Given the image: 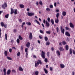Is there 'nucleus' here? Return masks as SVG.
<instances>
[{
	"instance_id": "cd10ccee",
	"label": "nucleus",
	"mask_w": 75,
	"mask_h": 75,
	"mask_svg": "<svg viewBox=\"0 0 75 75\" xmlns=\"http://www.w3.org/2000/svg\"><path fill=\"white\" fill-rule=\"evenodd\" d=\"M18 38L20 40H23V38L21 37V35H19L18 36Z\"/></svg>"
},
{
	"instance_id": "c85d7f7f",
	"label": "nucleus",
	"mask_w": 75,
	"mask_h": 75,
	"mask_svg": "<svg viewBox=\"0 0 75 75\" xmlns=\"http://www.w3.org/2000/svg\"><path fill=\"white\" fill-rule=\"evenodd\" d=\"M1 27H4V23L3 22H1Z\"/></svg>"
},
{
	"instance_id": "680f3d73",
	"label": "nucleus",
	"mask_w": 75,
	"mask_h": 75,
	"mask_svg": "<svg viewBox=\"0 0 75 75\" xmlns=\"http://www.w3.org/2000/svg\"><path fill=\"white\" fill-rule=\"evenodd\" d=\"M33 58H37V57H36V56L35 55H33Z\"/></svg>"
},
{
	"instance_id": "4c0bfd02",
	"label": "nucleus",
	"mask_w": 75,
	"mask_h": 75,
	"mask_svg": "<svg viewBox=\"0 0 75 75\" xmlns=\"http://www.w3.org/2000/svg\"><path fill=\"white\" fill-rule=\"evenodd\" d=\"M7 58L9 60H12V58H11V57H7Z\"/></svg>"
},
{
	"instance_id": "69168bd1",
	"label": "nucleus",
	"mask_w": 75,
	"mask_h": 75,
	"mask_svg": "<svg viewBox=\"0 0 75 75\" xmlns=\"http://www.w3.org/2000/svg\"><path fill=\"white\" fill-rule=\"evenodd\" d=\"M50 8H53V6L52 5H50Z\"/></svg>"
},
{
	"instance_id": "37998d69",
	"label": "nucleus",
	"mask_w": 75,
	"mask_h": 75,
	"mask_svg": "<svg viewBox=\"0 0 75 75\" xmlns=\"http://www.w3.org/2000/svg\"><path fill=\"white\" fill-rule=\"evenodd\" d=\"M36 23H37V24H39V25H40V23H39V22H38L37 20H35Z\"/></svg>"
},
{
	"instance_id": "0e129e2a",
	"label": "nucleus",
	"mask_w": 75,
	"mask_h": 75,
	"mask_svg": "<svg viewBox=\"0 0 75 75\" xmlns=\"http://www.w3.org/2000/svg\"><path fill=\"white\" fill-rule=\"evenodd\" d=\"M4 27L5 28H7V26L6 24L4 25Z\"/></svg>"
},
{
	"instance_id": "aec40b11",
	"label": "nucleus",
	"mask_w": 75,
	"mask_h": 75,
	"mask_svg": "<svg viewBox=\"0 0 75 75\" xmlns=\"http://www.w3.org/2000/svg\"><path fill=\"white\" fill-rule=\"evenodd\" d=\"M56 53L58 55H61V53L58 50H57V51Z\"/></svg>"
},
{
	"instance_id": "774afa93",
	"label": "nucleus",
	"mask_w": 75,
	"mask_h": 75,
	"mask_svg": "<svg viewBox=\"0 0 75 75\" xmlns=\"http://www.w3.org/2000/svg\"><path fill=\"white\" fill-rule=\"evenodd\" d=\"M43 23H44V24H45V20L44 19L43 21Z\"/></svg>"
},
{
	"instance_id": "f8f14e48",
	"label": "nucleus",
	"mask_w": 75,
	"mask_h": 75,
	"mask_svg": "<svg viewBox=\"0 0 75 75\" xmlns=\"http://www.w3.org/2000/svg\"><path fill=\"white\" fill-rule=\"evenodd\" d=\"M46 25L47 27H50V23L47 21H46Z\"/></svg>"
},
{
	"instance_id": "6ab92c4d",
	"label": "nucleus",
	"mask_w": 75,
	"mask_h": 75,
	"mask_svg": "<svg viewBox=\"0 0 75 75\" xmlns=\"http://www.w3.org/2000/svg\"><path fill=\"white\" fill-rule=\"evenodd\" d=\"M62 42V44L63 45H67V42L66 41H63Z\"/></svg>"
},
{
	"instance_id": "a19ab883",
	"label": "nucleus",
	"mask_w": 75,
	"mask_h": 75,
	"mask_svg": "<svg viewBox=\"0 0 75 75\" xmlns=\"http://www.w3.org/2000/svg\"><path fill=\"white\" fill-rule=\"evenodd\" d=\"M65 28L66 29V30H70V28L67 27H65Z\"/></svg>"
},
{
	"instance_id": "0eeeda50",
	"label": "nucleus",
	"mask_w": 75,
	"mask_h": 75,
	"mask_svg": "<svg viewBox=\"0 0 75 75\" xmlns=\"http://www.w3.org/2000/svg\"><path fill=\"white\" fill-rule=\"evenodd\" d=\"M65 35H67V36H68V37H70V36H71L70 35V33H69L67 31L65 32Z\"/></svg>"
},
{
	"instance_id": "3c124183",
	"label": "nucleus",
	"mask_w": 75,
	"mask_h": 75,
	"mask_svg": "<svg viewBox=\"0 0 75 75\" xmlns=\"http://www.w3.org/2000/svg\"><path fill=\"white\" fill-rule=\"evenodd\" d=\"M39 4L41 6H42V1H40L39 2Z\"/></svg>"
},
{
	"instance_id": "052dcab7",
	"label": "nucleus",
	"mask_w": 75,
	"mask_h": 75,
	"mask_svg": "<svg viewBox=\"0 0 75 75\" xmlns=\"http://www.w3.org/2000/svg\"><path fill=\"white\" fill-rule=\"evenodd\" d=\"M17 32V30L16 29H14L13 30V32L14 33H16Z\"/></svg>"
},
{
	"instance_id": "5701e85b",
	"label": "nucleus",
	"mask_w": 75,
	"mask_h": 75,
	"mask_svg": "<svg viewBox=\"0 0 75 75\" xmlns=\"http://www.w3.org/2000/svg\"><path fill=\"white\" fill-rule=\"evenodd\" d=\"M60 65V67L61 68H64L65 67V65H64L63 64H61Z\"/></svg>"
},
{
	"instance_id": "9d476101",
	"label": "nucleus",
	"mask_w": 75,
	"mask_h": 75,
	"mask_svg": "<svg viewBox=\"0 0 75 75\" xmlns=\"http://www.w3.org/2000/svg\"><path fill=\"white\" fill-rule=\"evenodd\" d=\"M29 38L30 40L33 39V35H32V33H30L29 34Z\"/></svg>"
},
{
	"instance_id": "f03ea898",
	"label": "nucleus",
	"mask_w": 75,
	"mask_h": 75,
	"mask_svg": "<svg viewBox=\"0 0 75 75\" xmlns=\"http://www.w3.org/2000/svg\"><path fill=\"white\" fill-rule=\"evenodd\" d=\"M45 53L44 52V51H42V54H41V57L43 59H45Z\"/></svg>"
},
{
	"instance_id": "473e14b6",
	"label": "nucleus",
	"mask_w": 75,
	"mask_h": 75,
	"mask_svg": "<svg viewBox=\"0 0 75 75\" xmlns=\"http://www.w3.org/2000/svg\"><path fill=\"white\" fill-rule=\"evenodd\" d=\"M56 17H57V18H58L59 16V13H57L56 14Z\"/></svg>"
},
{
	"instance_id": "a211bd4d",
	"label": "nucleus",
	"mask_w": 75,
	"mask_h": 75,
	"mask_svg": "<svg viewBox=\"0 0 75 75\" xmlns=\"http://www.w3.org/2000/svg\"><path fill=\"white\" fill-rule=\"evenodd\" d=\"M65 48L67 51H68V50H69V46H68V45H66Z\"/></svg>"
},
{
	"instance_id": "58836bf2",
	"label": "nucleus",
	"mask_w": 75,
	"mask_h": 75,
	"mask_svg": "<svg viewBox=\"0 0 75 75\" xmlns=\"http://www.w3.org/2000/svg\"><path fill=\"white\" fill-rule=\"evenodd\" d=\"M16 42L18 43V44H19L20 43V40L18 38L16 40Z\"/></svg>"
},
{
	"instance_id": "09e8293b",
	"label": "nucleus",
	"mask_w": 75,
	"mask_h": 75,
	"mask_svg": "<svg viewBox=\"0 0 75 75\" xmlns=\"http://www.w3.org/2000/svg\"><path fill=\"white\" fill-rule=\"evenodd\" d=\"M46 10L47 11H50V9L49 8H46Z\"/></svg>"
},
{
	"instance_id": "4468645a",
	"label": "nucleus",
	"mask_w": 75,
	"mask_h": 75,
	"mask_svg": "<svg viewBox=\"0 0 75 75\" xmlns=\"http://www.w3.org/2000/svg\"><path fill=\"white\" fill-rule=\"evenodd\" d=\"M19 6L21 8H24V5L23 4H20L19 5Z\"/></svg>"
},
{
	"instance_id": "13d9d810",
	"label": "nucleus",
	"mask_w": 75,
	"mask_h": 75,
	"mask_svg": "<svg viewBox=\"0 0 75 75\" xmlns=\"http://www.w3.org/2000/svg\"><path fill=\"white\" fill-rule=\"evenodd\" d=\"M50 54V52H47V57H49V54Z\"/></svg>"
},
{
	"instance_id": "b1692460",
	"label": "nucleus",
	"mask_w": 75,
	"mask_h": 75,
	"mask_svg": "<svg viewBox=\"0 0 75 75\" xmlns=\"http://www.w3.org/2000/svg\"><path fill=\"white\" fill-rule=\"evenodd\" d=\"M19 70L20 71H23V69L21 67H19Z\"/></svg>"
},
{
	"instance_id": "c03bdc74",
	"label": "nucleus",
	"mask_w": 75,
	"mask_h": 75,
	"mask_svg": "<svg viewBox=\"0 0 75 75\" xmlns=\"http://www.w3.org/2000/svg\"><path fill=\"white\" fill-rule=\"evenodd\" d=\"M17 56H19L20 55V52H18V53L17 54Z\"/></svg>"
},
{
	"instance_id": "79ce46f5",
	"label": "nucleus",
	"mask_w": 75,
	"mask_h": 75,
	"mask_svg": "<svg viewBox=\"0 0 75 75\" xmlns=\"http://www.w3.org/2000/svg\"><path fill=\"white\" fill-rule=\"evenodd\" d=\"M44 61L45 62H46V63H47V62H48V59H47V58H45Z\"/></svg>"
},
{
	"instance_id": "e2e57ef3",
	"label": "nucleus",
	"mask_w": 75,
	"mask_h": 75,
	"mask_svg": "<svg viewBox=\"0 0 75 75\" xmlns=\"http://www.w3.org/2000/svg\"><path fill=\"white\" fill-rule=\"evenodd\" d=\"M21 49L22 51H23V46H22L21 47Z\"/></svg>"
},
{
	"instance_id": "c756f323",
	"label": "nucleus",
	"mask_w": 75,
	"mask_h": 75,
	"mask_svg": "<svg viewBox=\"0 0 75 75\" xmlns=\"http://www.w3.org/2000/svg\"><path fill=\"white\" fill-rule=\"evenodd\" d=\"M8 16H9V14H7L5 15V17L6 18H8Z\"/></svg>"
},
{
	"instance_id": "a878e982",
	"label": "nucleus",
	"mask_w": 75,
	"mask_h": 75,
	"mask_svg": "<svg viewBox=\"0 0 75 75\" xmlns=\"http://www.w3.org/2000/svg\"><path fill=\"white\" fill-rule=\"evenodd\" d=\"M51 23H52V25H54V21L53 19H51Z\"/></svg>"
},
{
	"instance_id": "9b49d317",
	"label": "nucleus",
	"mask_w": 75,
	"mask_h": 75,
	"mask_svg": "<svg viewBox=\"0 0 75 75\" xmlns=\"http://www.w3.org/2000/svg\"><path fill=\"white\" fill-rule=\"evenodd\" d=\"M10 73H11V70H10V69H9L7 71V75H10Z\"/></svg>"
},
{
	"instance_id": "39448f33",
	"label": "nucleus",
	"mask_w": 75,
	"mask_h": 75,
	"mask_svg": "<svg viewBox=\"0 0 75 75\" xmlns=\"http://www.w3.org/2000/svg\"><path fill=\"white\" fill-rule=\"evenodd\" d=\"M25 51L26 52V57L28 58V48H25Z\"/></svg>"
},
{
	"instance_id": "72a5a7b5",
	"label": "nucleus",
	"mask_w": 75,
	"mask_h": 75,
	"mask_svg": "<svg viewBox=\"0 0 75 75\" xmlns=\"http://www.w3.org/2000/svg\"><path fill=\"white\" fill-rule=\"evenodd\" d=\"M44 71L45 73V74H47L48 73V71L47 70L45 69L44 68Z\"/></svg>"
},
{
	"instance_id": "393cba45",
	"label": "nucleus",
	"mask_w": 75,
	"mask_h": 75,
	"mask_svg": "<svg viewBox=\"0 0 75 75\" xmlns=\"http://www.w3.org/2000/svg\"><path fill=\"white\" fill-rule=\"evenodd\" d=\"M4 54H5L6 57H7V51L6 50L4 52Z\"/></svg>"
},
{
	"instance_id": "a18cd8bd",
	"label": "nucleus",
	"mask_w": 75,
	"mask_h": 75,
	"mask_svg": "<svg viewBox=\"0 0 75 75\" xmlns=\"http://www.w3.org/2000/svg\"><path fill=\"white\" fill-rule=\"evenodd\" d=\"M1 29L0 28V38H1Z\"/></svg>"
},
{
	"instance_id": "f3484780",
	"label": "nucleus",
	"mask_w": 75,
	"mask_h": 75,
	"mask_svg": "<svg viewBox=\"0 0 75 75\" xmlns=\"http://www.w3.org/2000/svg\"><path fill=\"white\" fill-rule=\"evenodd\" d=\"M55 22L56 23L58 24L59 23V20H58V18H57V19L55 20Z\"/></svg>"
},
{
	"instance_id": "7ed1b4c3",
	"label": "nucleus",
	"mask_w": 75,
	"mask_h": 75,
	"mask_svg": "<svg viewBox=\"0 0 75 75\" xmlns=\"http://www.w3.org/2000/svg\"><path fill=\"white\" fill-rule=\"evenodd\" d=\"M28 16H29V17H32V16H34V13L28 12Z\"/></svg>"
},
{
	"instance_id": "bf43d9fd",
	"label": "nucleus",
	"mask_w": 75,
	"mask_h": 75,
	"mask_svg": "<svg viewBox=\"0 0 75 75\" xmlns=\"http://www.w3.org/2000/svg\"><path fill=\"white\" fill-rule=\"evenodd\" d=\"M9 51L10 52H11L12 51V49H9Z\"/></svg>"
},
{
	"instance_id": "2eb2a0df",
	"label": "nucleus",
	"mask_w": 75,
	"mask_h": 75,
	"mask_svg": "<svg viewBox=\"0 0 75 75\" xmlns=\"http://www.w3.org/2000/svg\"><path fill=\"white\" fill-rule=\"evenodd\" d=\"M11 15L14 13V10L13 8H11Z\"/></svg>"
},
{
	"instance_id": "ea45409f",
	"label": "nucleus",
	"mask_w": 75,
	"mask_h": 75,
	"mask_svg": "<svg viewBox=\"0 0 75 75\" xmlns=\"http://www.w3.org/2000/svg\"><path fill=\"white\" fill-rule=\"evenodd\" d=\"M26 24H27V25H31V23L30 22H27L26 23Z\"/></svg>"
},
{
	"instance_id": "864d4df0",
	"label": "nucleus",
	"mask_w": 75,
	"mask_h": 75,
	"mask_svg": "<svg viewBox=\"0 0 75 75\" xmlns=\"http://www.w3.org/2000/svg\"><path fill=\"white\" fill-rule=\"evenodd\" d=\"M47 21L49 22H50V18L49 17L48 18H47Z\"/></svg>"
},
{
	"instance_id": "1a4fd4ad",
	"label": "nucleus",
	"mask_w": 75,
	"mask_h": 75,
	"mask_svg": "<svg viewBox=\"0 0 75 75\" xmlns=\"http://www.w3.org/2000/svg\"><path fill=\"white\" fill-rule=\"evenodd\" d=\"M26 46L28 48H29V47H30V43L29 42H28L27 44L26 45Z\"/></svg>"
},
{
	"instance_id": "c9c22d12",
	"label": "nucleus",
	"mask_w": 75,
	"mask_h": 75,
	"mask_svg": "<svg viewBox=\"0 0 75 75\" xmlns=\"http://www.w3.org/2000/svg\"><path fill=\"white\" fill-rule=\"evenodd\" d=\"M45 40L46 41H48V38L46 36L45 37Z\"/></svg>"
},
{
	"instance_id": "423d86ee",
	"label": "nucleus",
	"mask_w": 75,
	"mask_h": 75,
	"mask_svg": "<svg viewBox=\"0 0 75 75\" xmlns=\"http://www.w3.org/2000/svg\"><path fill=\"white\" fill-rule=\"evenodd\" d=\"M60 30H61V33H62L63 34H64V33H65V29L64 28L63 29L62 26H61L60 27Z\"/></svg>"
},
{
	"instance_id": "49530a36",
	"label": "nucleus",
	"mask_w": 75,
	"mask_h": 75,
	"mask_svg": "<svg viewBox=\"0 0 75 75\" xmlns=\"http://www.w3.org/2000/svg\"><path fill=\"white\" fill-rule=\"evenodd\" d=\"M66 41H67V42H69L70 40L68 37H67V39H66Z\"/></svg>"
},
{
	"instance_id": "7c9ffc66",
	"label": "nucleus",
	"mask_w": 75,
	"mask_h": 75,
	"mask_svg": "<svg viewBox=\"0 0 75 75\" xmlns=\"http://www.w3.org/2000/svg\"><path fill=\"white\" fill-rule=\"evenodd\" d=\"M40 32L41 33V34H44V32L42 30H40Z\"/></svg>"
},
{
	"instance_id": "6e6552de",
	"label": "nucleus",
	"mask_w": 75,
	"mask_h": 75,
	"mask_svg": "<svg viewBox=\"0 0 75 75\" xmlns=\"http://www.w3.org/2000/svg\"><path fill=\"white\" fill-rule=\"evenodd\" d=\"M69 25L71 27V28H74V24L72 23H69Z\"/></svg>"
},
{
	"instance_id": "f704fd0d",
	"label": "nucleus",
	"mask_w": 75,
	"mask_h": 75,
	"mask_svg": "<svg viewBox=\"0 0 75 75\" xmlns=\"http://www.w3.org/2000/svg\"><path fill=\"white\" fill-rule=\"evenodd\" d=\"M14 13L15 14H17V9H16L15 10Z\"/></svg>"
},
{
	"instance_id": "8fccbe9b",
	"label": "nucleus",
	"mask_w": 75,
	"mask_h": 75,
	"mask_svg": "<svg viewBox=\"0 0 75 75\" xmlns=\"http://www.w3.org/2000/svg\"><path fill=\"white\" fill-rule=\"evenodd\" d=\"M59 45H61V46H62V42L59 43Z\"/></svg>"
},
{
	"instance_id": "5fc2aeb1",
	"label": "nucleus",
	"mask_w": 75,
	"mask_h": 75,
	"mask_svg": "<svg viewBox=\"0 0 75 75\" xmlns=\"http://www.w3.org/2000/svg\"><path fill=\"white\" fill-rule=\"evenodd\" d=\"M12 72L13 73H16V71L14 69L12 70Z\"/></svg>"
},
{
	"instance_id": "4be33fe9",
	"label": "nucleus",
	"mask_w": 75,
	"mask_h": 75,
	"mask_svg": "<svg viewBox=\"0 0 75 75\" xmlns=\"http://www.w3.org/2000/svg\"><path fill=\"white\" fill-rule=\"evenodd\" d=\"M69 54L71 55V54H72V50L71 48H70L69 49Z\"/></svg>"
},
{
	"instance_id": "e433bc0d",
	"label": "nucleus",
	"mask_w": 75,
	"mask_h": 75,
	"mask_svg": "<svg viewBox=\"0 0 75 75\" xmlns=\"http://www.w3.org/2000/svg\"><path fill=\"white\" fill-rule=\"evenodd\" d=\"M50 44V42H47L46 44V45H49Z\"/></svg>"
},
{
	"instance_id": "20e7f679",
	"label": "nucleus",
	"mask_w": 75,
	"mask_h": 75,
	"mask_svg": "<svg viewBox=\"0 0 75 75\" xmlns=\"http://www.w3.org/2000/svg\"><path fill=\"white\" fill-rule=\"evenodd\" d=\"M7 7V3H4V4H3L2 5V8H4V9H5V8L6 7Z\"/></svg>"
},
{
	"instance_id": "ddd939ff",
	"label": "nucleus",
	"mask_w": 75,
	"mask_h": 75,
	"mask_svg": "<svg viewBox=\"0 0 75 75\" xmlns=\"http://www.w3.org/2000/svg\"><path fill=\"white\" fill-rule=\"evenodd\" d=\"M62 14L63 16L64 17V16H66V15L67 14V12H66L65 11H64L62 12Z\"/></svg>"
},
{
	"instance_id": "bb28decb",
	"label": "nucleus",
	"mask_w": 75,
	"mask_h": 75,
	"mask_svg": "<svg viewBox=\"0 0 75 75\" xmlns=\"http://www.w3.org/2000/svg\"><path fill=\"white\" fill-rule=\"evenodd\" d=\"M46 33L47 34H51V31L50 30L48 31H46Z\"/></svg>"
},
{
	"instance_id": "dca6fc26",
	"label": "nucleus",
	"mask_w": 75,
	"mask_h": 75,
	"mask_svg": "<svg viewBox=\"0 0 75 75\" xmlns=\"http://www.w3.org/2000/svg\"><path fill=\"white\" fill-rule=\"evenodd\" d=\"M59 50L60 51H64L63 47H59Z\"/></svg>"
},
{
	"instance_id": "603ef678",
	"label": "nucleus",
	"mask_w": 75,
	"mask_h": 75,
	"mask_svg": "<svg viewBox=\"0 0 75 75\" xmlns=\"http://www.w3.org/2000/svg\"><path fill=\"white\" fill-rule=\"evenodd\" d=\"M11 44H13V43L14 42V40H11Z\"/></svg>"
},
{
	"instance_id": "f257e3e1",
	"label": "nucleus",
	"mask_w": 75,
	"mask_h": 75,
	"mask_svg": "<svg viewBox=\"0 0 75 75\" xmlns=\"http://www.w3.org/2000/svg\"><path fill=\"white\" fill-rule=\"evenodd\" d=\"M39 64L40 65L42 64V62H41V60H38L37 62V63H35V67H38Z\"/></svg>"
},
{
	"instance_id": "338daca9",
	"label": "nucleus",
	"mask_w": 75,
	"mask_h": 75,
	"mask_svg": "<svg viewBox=\"0 0 75 75\" xmlns=\"http://www.w3.org/2000/svg\"><path fill=\"white\" fill-rule=\"evenodd\" d=\"M73 54L75 55V51H74V50H73Z\"/></svg>"
},
{
	"instance_id": "4d7b16f0",
	"label": "nucleus",
	"mask_w": 75,
	"mask_h": 75,
	"mask_svg": "<svg viewBox=\"0 0 75 75\" xmlns=\"http://www.w3.org/2000/svg\"><path fill=\"white\" fill-rule=\"evenodd\" d=\"M50 70L51 71H52L53 69L51 67H50Z\"/></svg>"
},
{
	"instance_id": "de8ad7c7",
	"label": "nucleus",
	"mask_w": 75,
	"mask_h": 75,
	"mask_svg": "<svg viewBox=\"0 0 75 75\" xmlns=\"http://www.w3.org/2000/svg\"><path fill=\"white\" fill-rule=\"evenodd\" d=\"M5 39L6 40H7V33L5 34Z\"/></svg>"
},
{
	"instance_id": "2f4dec72",
	"label": "nucleus",
	"mask_w": 75,
	"mask_h": 75,
	"mask_svg": "<svg viewBox=\"0 0 75 75\" xmlns=\"http://www.w3.org/2000/svg\"><path fill=\"white\" fill-rule=\"evenodd\" d=\"M38 74H39V72L38 71H35V74L36 75H38Z\"/></svg>"
},
{
	"instance_id": "412c9836",
	"label": "nucleus",
	"mask_w": 75,
	"mask_h": 75,
	"mask_svg": "<svg viewBox=\"0 0 75 75\" xmlns=\"http://www.w3.org/2000/svg\"><path fill=\"white\" fill-rule=\"evenodd\" d=\"M3 71L4 73V75H6V69L5 68L4 69Z\"/></svg>"
},
{
	"instance_id": "6e6d98bb",
	"label": "nucleus",
	"mask_w": 75,
	"mask_h": 75,
	"mask_svg": "<svg viewBox=\"0 0 75 75\" xmlns=\"http://www.w3.org/2000/svg\"><path fill=\"white\" fill-rule=\"evenodd\" d=\"M56 29L58 33V30H59V28H58V27H57Z\"/></svg>"
}]
</instances>
